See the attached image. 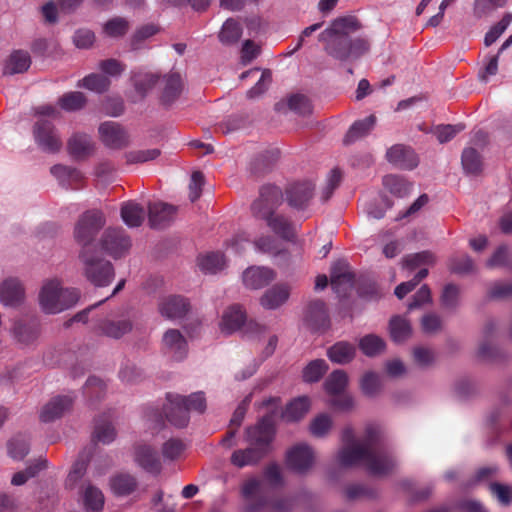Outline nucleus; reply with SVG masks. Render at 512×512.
<instances>
[{
  "mask_svg": "<svg viewBox=\"0 0 512 512\" xmlns=\"http://www.w3.org/2000/svg\"><path fill=\"white\" fill-rule=\"evenodd\" d=\"M332 427V418L328 414L316 416L310 423V432L315 437H323Z\"/></svg>",
  "mask_w": 512,
  "mask_h": 512,
  "instance_id": "13d9d810",
  "label": "nucleus"
},
{
  "mask_svg": "<svg viewBox=\"0 0 512 512\" xmlns=\"http://www.w3.org/2000/svg\"><path fill=\"white\" fill-rule=\"evenodd\" d=\"M461 163L466 174L475 175L482 169V161L479 153L471 147L465 148L462 152Z\"/></svg>",
  "mask_w": 512,
  "mask_h": 512,
  "instance_id": "49530a36",
  "label": "nucleus"
},
{
  "mask_svg": "<svg viewBox=\"0 0 512 512\" xmlns=\"http://www.w3.org/2000/svg\"><path fill=\"white\" fill-rule=\"evenodd\" d=\"M31 65V57L27 51L15 50L7 58L4 64V74L14 75L23 73Z\"/></svg>",
  "mask_w": 512,
  "mask_h": 512,
  "instance_id": "c756f323",
  "label": "nucleus"
},
{
  "mask_svg": "<svg viewBox=\"0 0 512 512\" xmlns=\"http://www.w3.org/2000/svg\"><path fill=\"white\" fill-rule=\"evenodd\" d=\"M242 35L241 25L233 18H228L219 31L218 38L223 45H232L239 41Z\"/></svg>",
  "mask_w": 512,
  "mask_h": 512,
  "instance_id": "ea45409f",
  "label": "nucleus"
},
{
  "mask_svg": "<svg viewBox=\"0 0 512 512\" xmlns=\"http://www.w3.org/2000/svg\"><path fill=\"white\" fill-rule=\"evenodd\" d=\"M80 259L86 278L95 286H107L113 280L114 269L109 261L87 250L81 251Z\"/></svg>",
  "mask_w": 512,
  "mask_h": 512,
  "instance_id": "6e6552de",
  "label": "nucleus"
},
{
  "mask_svg": "<svg viewBox=\"0 0 512 512\" xmlns=\"http://www.w3.org/2000/svg\"><path fill=\"white\" fill-rule=\"evenodd\" d=\"M359 386L363 395L374 398L382 391V377L375 371H367L360 378Z\"/></svg>",
  "mask_w": 512,
  "mask_h": 512,
  "instance_id": "f704fd0d",
  "label": "nucleus"
},
{
  "mask_svg": "<svg viewBox=\"0 0 512 512\" xmlns=\"http://www.w3.org/2000/svg\"><path fill=\"white\" fill-rule=\"evenodd\" d=\"M388 161L400 169L411 170L418 165L415 152L403 145H394L386 153Z\"/></svg>",
  "mask_w": 512,
  "mask_h": 512,
  "instance_id": "6ab92c4d",
  "label": "nucleus"
},
{
  "mask_svg": "<svg viewBox=\"0 0 512 512\" xmlns=\"http://www.w3.org/2000/svg\"><path fill=\"white\" fill-rule=\"evenodd\" d=\"M315 463V452L306 443H298L287 450L285 456L286 467L294 473L304 475L308 473Z\"/></svg>",
  "mask_w": 512,
  "mask_h": 512,
  "instance_id": "9b49d317",
  "label": "nucleus"
},
{
  "mask_svg": "<svg viewBox=\"0 0 512 512\" xmlns=\"http://www.w3.org/2000/svg\"><path fill=\"white\" fill-rule=\"evenodd\" d=\"M133 324L128 316L107 317L97 325V331L104 336L119 339L132 330Z\"/></svg>",
  "mask_w": 512,
  "mask_h": 512,
  "instance_id": "dca6fc26",
  "label": "nucleus"
},
{
  "mask_svg": "<svg viewBox=\"0 0 512 512\" xmlns=\"http://www.w3.org/2000/svg\"><path fill=\"white\" fill-rule=\"evenodd\" d=\"M290 296V288L285 284H277L264 292L260 304L267 310H275L284 305Z\"/></svg>",
  "mask_w": 512,
  "mask_h": 512,
  "instance_id": "b1692460",
  "label": "nucleus"
},
{
  "mask_svg": "<svg viewBox=\"0 0 512 512\" xmlns=\"http://www.w3.org/2000/svg\"><path fill=\"white\" fill-rule=\"evenodd\" d=\"M355 355L356 347L346 341L337 342L327 350L328 358L332 362L341 365L351 362Z\"/></svg>",
  "mask_w": 512,
  "mask_h": 512,
  "instance_id": "7c9ffc66",
  "label": "nucleus"
},
{
  "mask_svg": "<svg viewBox=\"0 0 512 512\" xmlns=\"http://www.w3.org/2000/svg\"><path fill=\"white\" fill-rule=\"evenodd\" d=\"M128 29L129 21L123 17H114L108 20L103 26L105 35L111 38H120L124 36Z\"/></svg>",
  "mask_w": 512,
  "mask_h": 512,
  "instance_id": "09e8293b",
  "label": "nucleus"
},
{
  "mask_svg": "<svg viewBox=\"0 0 512 512\" xmlns=\"http://www.w3.org/2000/svg\"><path fill=\"white\" fill-rule=\"evenodd\" d=\"M277 199L280 190L277 187L265 188L261 191V197L253 203L252 209L255 215L266 221L271 230L284 239H290L294 235L293 225L282 215L275 214L268 207V196Z\"/></svg>",
  "mask_w": 512,
  "mask_h": 512,
  "instance_id": "423d86ee",
  "label": "nucleus"
},
{
  "mask_svg": "<svg viewBox=\"0 0 512 512\" xmlns=\"http://www.w3.org/2000/svg\"><path fill=\"white\" fill-rule=\"evenodd\" d=\"M189 310V303L181 296L163 297L159 302L161 315L170 320L183 318Z\"/></svg>",
  "mask_w": 512,
  "mask_h": 512,
  "instance_id": "aec40b11",
  "label": "nucleus"
},
{
  "mask_svg": "<svg viewBox=\"0 0 512 512\" xmlns=\"http://www.w3.org/2000/svg\"><path fill=\"white\" fill-rule=\"evenodd\" d=\"M310 408V400L306 396L292 400L283 412L282 417L287 422H294L301 419Z\"/></svg>",
  "mask_w": 512,
  "mask_h": 512,
  "instance_id": "58836bf2",
  "label": "nucleus"
},
{
  "mask_svg": "<svg viewBox=\"0 0 512 512\" xmlns=\"http://www.w3.org/2000/svg\"><path fill=\"white\" fill-rule=\"evenodd\" d=\"M249 243L250 240L248 234L246 232H239L226 244V252L233 255H241Z\"/></svg>",
  "mask_w": 512,
  "mask_h": 512,
  "instance_id": "680f3d73",
  "label": "nucleus"
},
{
  "mask_svg": "<svg viewBox=\"0 0 512 512\" xmlns=\"http://www.w3.org/2000/svg\"><path fill=\"white\" fill-rule=\"evenodd\" d=\"M72 402L73 399L70 396H58L51 399L41 410V421L52 422L61 417L71 407Z\"/></svg>",
  "mask_w": 512,
  "mask_h": 512,
  "instance_id": "393cba45",
  "label": "nucleus"
},
{
  "mask_svg": "<svg viewBox=\"0 0 512 512\" xmlns=\"http://www.w3.org/2000/svg\"><path fill=\"white\" fill-rule=\"evenodd\" d=\"M67 150L73 158L82 160L93 153L94 142L88 134L76 132L69 137Z\"/></svg>",
  "mask_w": 512,
  "mask_h": 512,
  "instance_id": "412c9836",
  "label": "nucleus"
},
{
  "mask_svg": "<svg viewBox=\"0 0 512 512\" xmlns=\"http://www.w3.org/2000/svg\"><path fill=\"white\" fill-rule=\"evenodd\" d=\"M295 505V499L291 496H279L273 499L267 498L266 507L262 510L268 512H291Z\"/></svg>",
  "mask_w": 512,
  "mask_h": 512,
  "instance_id": "6e6d98bb",
  "label": "nucleus"
},
{
  "mask_svg": "<svg viewBox=\"0 0 512 512\" xmlns=\"http://www.w3.org/2000/svg\"><path fill=\"white\" fill-rule=\"evenodd\" d=\"M82 502L87 512H100L104 506V495L99 488L89 484L83 490Z\"/></svg>",
  "mask_w": 512,
  "mask_h": 512,
  "instance_id": "4c0bfd02",
  "label": "nucleus"
},
{
  "mask_svg": "<svg viewBox=\"0 0 512 512\" xmlns=\"http://www.w3.org/2000/svg\"><path fill=\"white\" fill-rule=\"evenodd\" d=\"M272 81V74L269 70H263L257 83L247 92V97L254 99L262 95Z\"/></svg>",
  "mask_w": 512,
  "mask_h": 512,
  "instance_id": "0e129e2a",
  "label": "nucleus"
},
{
  "mask_svg": "<svg viewBox=\"0 0 512 512\" xmlns=\"http://www.w3.org/2000/svg\"><path fill=\"white\" fill-rule=\"evenodd\" d=\"M342 447L335 456L339 467L363 466L373 476H385L398 466L397 457L380 447L382 429L378 424H367L364 435L356 439L351 427L342 431Z\"/></svg>",
  "mask_w": 512,
  "mask_h": 512,
  "instance_id": "f257e3e1",
  "label": "nucleus"
},
{
  "mask_svg": "<svg viewBox=\"0 0 512 512\" xmlns=\"http://www.w3.org/2000/svg\"><path fill=\"white\" fill-rule=\"evenodd\" d=\"M512 21V14H506L496 25L486 33L484 43L486 46L492 45L508 28Z\"/></svg>",
  "mask_w": 512,
  "mask_h": 512,
  "instance_id": "bf43d9fd",
  "label": "nucleus"
},
{
  "mask_svg": "<svg viewBox=\"0 0 512 512\" xmlns=\"http://www.w3.org/2000/svg\"><path fill=\"white\" fill-rule=\"evenodd\" d=\"M459 302V289L453 284H448L444 287L441 296V303L447 309H453Z\"/></svg>",
  "mask_w": 512,
  "mask_h": 512,
  "instance_id": "69168bd1",
  "label": "nucleus"
},
{
  "mask_svg": "<svg viewBox=\"0 0 512 512\" xmlns=\"http://www.w3.org/2000/svg\"><path fill=\"white\" fill-rule=\"evenodd\" d=\"M47 467V460L39 459L35 464L29 465L24 471L15 473L11 479L14 486L25 484L30 478L34 477L39 471Z\"/></svg>",
  "mask_w": 512,
  "mask_h": 512,
  "instance_id": "3c124183",
  "label": "nucleus"
},
{
  "mask_svg": "<svg viewBox=\"0 0 512 512\" xmlns=\"http://www.w3.org/2000/svg\"><path fill=\"white\" fill-rule=\"evenodd\" d=\"M434 262V256L428 251H423L406 256L403 259V268L414 270L424 265H431Z\"/></svg>",
  "mask_w": 512,
  "mask_h": 512,
  "instance_id": "5fc2aeb1",
  "label": "nucleus"
},
{
  "mask_svg": "<svg viewBox=\"0 0 512 512\" xmlns=\"http://www.w3.org/2000/svg\"><path fill=\"white\" fill-rule=\"evenodd\" d=\"M134 459L147 472L158 473L161 469L160 459L156 451L148 445L137 446Z\"/></svg>",
  "mask_w": 512,
  "mask_h": 512,
  "instance_id": "bb28decb",
  "label": "nucleus"
},
{
  "mask_svg": "<svg viewBox=\"0 0 512 512\" xmlns=\"http://www.w3.org/2000/svg\"><path fill=\"white\" fill-rule=\"evenodd\" d=\"M25 300L23 283L17 277H7L0 283V303L5 307H18Z\"/></svg>",
  "mask_w": 512,
  "mask_h": 512,
  "instance_id": "ddd939ff",
  "label": "nucleus"
},
{
  "mask_svg": "<svg viewBox=\"0 0 512 512\" xmlns=\"http://www.w3.org/2000/svg\"><path fill=\"white\" fill-rule=\"evenodd\" d=\"M389 333L391 339L396 343L406 341L412 335L410 321L404 316L396 315L392 317L389 322Z\"/></svg>",
  "mask_w": 512,
  "mask_h": 512,
  "instance_id": "473e14b6",
  "label": "nucleus"
},
{
  "mask_svg": "<svg viewBox=\"0 0 512 512\" xmlns=\"http://www.w3.org/2000/svg\"><path fill=\"white\" fill-rule=\"evenodd\" d=\"M185 449V445L177 439H170L164 443L162 448L163 457L167 460L178 458Z\"/></svg>",
  "mask_w": 512,
  "mask_h": 512,
  "instance_id": "774afa93",
  "label": "nucleus"
},
{
  "mask_svg": "<svg viewBox=\"0 0 512 512\" xmlns=\"http://www.w3.org/2000/svg\"><path fill=\"white\" fill-rule=\"evenodd\" d=\"M32 136L36 146L44 153L55 154L63 147L61 134L49 119H36L32 126Z\"/></svg>",
  "mask_w": 512,
  "mask_h": 512,
  "instance_id": "0eeeda50",
  "label": "nucleus"
},
{
  "mask_svg": "<svg viewBox=\"0 0 512 512\" xmlns=\"http://www.w3.org/2000/svg\"><path fill=\"white\" fill-rule=\"evenodd\" d=\"M261 407H270L260 421L246 431V440L251 447L239 449L232 453L231 463L243 468L258 463L269 451L275 435L274 415L279 408V398L269 397L261 402Z\"/></svg>",
  "mask_w": 512,
  "mask_h": 512,
  "instance_id": "f03ea898",
  "label": "nucleus"
},
{
  "mask_svg": "<svg viewBox=\"0 0 512 512\" xmlns=\"http://www.w3.org/2000/svg\"><path fill=\"white\" fill-rule=\"evenodd\" d=\"M243 283L250 289H259L274 279V272L266 267H249L243 272Z\"/></svg>",
  "mask_w": 512,
  "mask_h": 512,
  "instance_id": "a878e982",
  "label": "nucleus"
},
{
  "mask_svg": "<svg viewBox=\"0 0 512 512\" xmlns=\"http://www.w3.org/2000/svg\"><path fill=\"white\" fill-rule=\"evenodd\" d=\"M110 85V80L108 77L92 73L86 77H84L81 82L79 83V86H82L90 91L96 92V93H102L105 90L108 89Z\"/></svg>",
  "mask_w": 512,
  "mask_h": 512,
  "instance_id": "603ef678",
  "label": "nucleus"
},
{
  "mask_svg": "<svg viewBox=\"0 0 512 512\" xmlns=\"http://www.w3.org/2000/svg\"><path fill=\"white\" fill-rule=\"evenodd\" d=\"M245 321L243 309L239 305H232L223 312L219 327L223 334L230 335L238 331Z\"/></svg>",
  "mask_w": 512,
  "mask_h": 512,
  "instance_id": "5701e85b",
  "label": "nucleus"
},
{
  "mask_svg": "<svg viewBox=\"0 0 512 512\" xmlns=\"http://www.w3.org/2000/svg\"><path fill=\"white\" fill-rule=\"evenodd\" d=\"M314 185L307 181L296 183L287 190V200L295 208L304 207L313 195Z\"/></svg>",
  "mask_w": 512,
  "mask_h": 512,
  "instance_id": "c85d7f7f",
  "label": "nucleus"
},
{
  "mask_svg": "<svg viewBox=\"0 0 512 512\" xmlns=\"http://www.w3.org/2000/svg\"><path fill=\"white\" fill-rule=\"evenodd\" d=\"M110 486L116 495L125 496L136 489L137 481L134 476L121 473L111 479Z\"/></svg>",
  "mask_w": 512,
  "mask_h": 512,
  "instance_id": "a19ab883",
  "label": "nucleus"
},
{
  "mask_svg": "<svg viewBox=\"0 0 512 512\" xmlns=\"http://www.w3.org/2000/svg\"><path fill=\"white\" fill-rule=\"evenodd\" d=\"M348 381L349 378L345 371L335 370L324 382L325 391L334 396L331 405L343 411L350 410L354 406L353 397L349 394H342L348 385Z\"/></svg>",
  "mask_w": 512,
  "mask_h": 512,
  "instance_id": "9d476101",
  "label": "nucleus"
},
{
  "mask_svg": "<svg viewBox=\"0 0 512 512\" xmlns=\"http://www.w3.org/2000/svg\"><path fill=\"white\" fill-rule=\"evenodd\" d=\"M284 484L281 467L277 463L268 464L262 472V478L251 477L242 485L241 491L246 510L261 512L266 507L269 491L280 488Z\"/></svg>",
  "mask_w": 512,
  "mask_h": 512,
  "instance_id": "20e7f679",
  "label": "nucleus"
},
{
  "mask_svg": "<svg viewBox=\"0 0 512 512\" xmlns=\"http://www.w3.org/2000/svg\"><path fill=\"white\" fill-rule=\"evenodd\" d=\"M86 102L83 93L74 91L64 94L58 100L59 106L65 111H76L81 109Z\"/></svg>",
  "mask_w": 512,
  "mask_h": 512,
  "instance_id": "864d4df0",
  "label": "nucleus"
},
{
  "mask_svg": "<svg viewBox=\"0 0 512 512\" xmlns=\"http://www.w3.org/2000/svg\"><path fill=\"white\" fill-rule=\"evenodd\" d=\"M105 223L103 213L99 210L85 212L77 222L74 230L76 241L82 246V250L92 252V243Z\"/></svg>",
  "mask_w": 512,
  "mask_h": 512,
  "instance_id": "1a4fd4ad",
  "label": "nucleus"
},
{
  "mask_svg": "<svg viewBox=\"0 0 512 512\" xmlns=\"http://www.w3.org/2000/svg\"><path fill=\"white\" fill-rule=\"evenodd\" d=\"M172 401L176 408H180L181 415L175 420L180 427H185L190 419V411L202 413L206 409V398L203 392H195L189 396L175 394Z\"/></svg>",
  "mask_w": 512,
  "mask_h": 512,
  "instance_id": "f8f14e48",
  "label": "nucleus"
},
{
  "mask_svg": "<svg viewBox=\"0 0 512 512\" xmlns=\"http://www.w3.org/2000/svg\"><path fill=\"white\" fill-rule=\"evenodd\" d=\"M328 365L323 359L311 361L303 370V380L308 383L317 382L327 371Z\"/></svg>",
  "mask_w": 512,
  "mask_h": 512,
  "instance_id": "8fccbe9b",
  "label": "nucleus"
},
{
  "mask_svg": "<svg viewBox=\"0 0 512 512\" xmlns=\"http://www.w3.org/2000/svg\"><path fill=\"white\" fill-rule=\"evenodd\" d=\"M8 454L14 460H22L29 452V440L25 435H16L7 444Z\"/></svg>",
  "mask_w": 512,
  "mask_h": 512,
  "instance_id": "de8ad7c7",
  "label": "nucleus"
},
{
  "mask_svg": "<svg viewBox=\"0 0 512 512\" xmlns=\"http://www.w3.org/2000/svg\"><path fill=\"white\" fill-rule=\"evenodd\" d=\"M121 217L127 226L138 227L144 219V210L135 202H126L121 208Z\"/></svg>",
  "mask_w": 512,
  "mask_h": 512,
  "instance_id": "79ce46f5",
  "label": "nucleus"
},
{
  "mask_svg": "<svg viewBox=\"0 0 512 512\" xmlns=\"http://www.w3.org/2000/svg\"><path fill=\"white\" fill-rule=\"evenodd\" d=\"M13 338L21 345L33 343L38 337V328L34 323L15 321L11 329Z\"/></svg>",
  "mask_w": 512,
  "mask_h": 512,
  "instance_id": "2f4dec72",
  "label": "nucleus"
},
{
  "mask_svg": "<svg viewBox=\"0 0 512 512\" xmlns=\"http://www.w3.org/2000/svg\"><path fill=\"white\" fill-rule=\"evenodd\" d=\"M184 89V83L181 75L171 72L162 77L161 80V101L165 105L174 103Z\"/></svg>",
  "mask_w": 512,
  "mask_h": 512,
  "instance_id": "a211bd4d",
  "label": "nucleus"
},
{
  "mask_svg": "<svg viewBox=\"0 0 512 512\" xmlns=\"http://www.w3.org/2000/svg\"><path fill=\"white\" fill-rule=\"evenodd\" d=\"M288 107L299 115H307L311 112L309 99L302 94H294L288 98Z\"/></svg>",
  "mask_w": 512,
  "mask_h": 512,
  "instance_id": "e2e57ef3",
  "label": "nucleus"
},
{
  "mask_svg": "<svg viewBox=\"0 0 512 512\" xmlns=\"http://www.w3.org/2000/svg\"><path fill=\"white\" fill-rule=\"evenodd\" d=\"M464 130V125H438L434 128L433 134L440 143H446L453 139L458 133Z\"/></svg>",
  "mask_w": 512,
  "mask_h": 512,
  "instance_id": "052dcab7",
  "label": "nucleus"
},
{
  "mask_svg": "<svg viewBox=\"0 0 512 512\" xmlns=\"http://www.w3.org/2000/svg\"><path fill=\"white\" fill-rule=\"evenodd\" d=\"M375 495L376 492L373 488L361 483L350 484L345 488V496L349 500L372 498Z\"/></svg>",
  "mask_w": 512,
  "mask_h": 512,
  "instance_id": "4d7b16f0",
  "label": "nucleus"
},
{
  "mask_svg": "<svg viewBox=\"0 0 512 512\" xmlns=\"http://www.w3.org/2000/svg\"><path fill=\"white\" fill-rule=\"evenodd\" d=\"M78 300L79 292L64 287L57 278L45 280L38 295L39 306L45 314H59L72 308Z\"/></svg>",
  "mask_w": 512,
  "mask_h": 512,
  "instance_id": "39448f33",
  "label": "nucleus"
},
{
  "mask_svg": "<svg viewBox=\"0 0 512 512\" xmlns=\"http://www.w3.org/2000/svg\"><path fill=\"white\" fill-rule=\"evenodd\" d=\"M358 27L359 24L354 17L337 18L319 34V41L324 43L325 51L338 60L358 58L369 49L366 39L350 37Z\"/></svg>",
  "mask_w": 512,
  "mask_h": 512,
  "instance_id": "7ed1b4c3",
  "label": "nucleus"
},
{
  "mask_svg": "<svg viewBox=\"0 0 512 512\" xmlns=\"http://www.w3.org/2000/svg\"><path fill=\"white\" fill-rule=\"evenodd\" d=\"M132 81L135 90L143 97L156 85L159 81V76L151 72L139 71L133 73Z\"/></svg>",
  "mask_w": 512,
  "mask_h": 512,
  "instance_id": "a18cd8bd",
  "label": "nucleus"
},
{
  "mask_svg": "<svg viewBox=\"0 0 512 512\" xmlns=\"http://www.w3.org/2000/svg\"><path fill=\"white\" fill-rule=\"evenodd\" d=\"M375 124L376 117L374 115L356 121L346 133L344 142L349 144L364 137L374 128Z\"/></svg>",
  "mask_w": 512,
  "mask_h": 512,
  "instance_id": "e433bc0d",
  "label": "nucleus"
},
{
  "mask_svg": "<svg viewBox=\"0 0 512 512\" xmlns=\"http://www.w3.org/2000/svg\"><path fill=\"white\" fill-rule=\"evenodd\" d=\"M197 265L205 274H216L225 268L226 260L219 252H209L198 257Z\"/></svg>",
  "mask_w": 512,
  "mask_h": 512,
  "instance_id": "72a5a7b5",
  "label": "nucleus"
},
{
  "mask_svg": "<svg viewBox=\"0 0 512 512\" xmlns=\"http://www.w3.org/2000/svg\"><path fill=\"white\" fill-rule=\"evenodd\" d=\"M175 208L169 204L156 202L149 206V221L152 227L162 228L169 224L175 215Z\"/></svg>",
  "mask_w": 512,
  "mask_h": 512,
  "instance_id": "cd10ccee",
  "label": "nucleus"
},
{
  "mask_svg": "<svg viewBox=\"0 0 512 512\" xmlns=\"http://www.w3.org/2000/svg\"><path fill=\"white\" fill-rule=\"evenodd\" d=\"M98 131L101 141L110 148H120L127 142L126 132L117 122H104L99 126Z\"/></svg>",
  "mask_w": 512,
  "mask_h": 512,
  "instance_id": "4be33fe9",
  "label": "nucleus"
},
{
  "mask_svg": "<svg viewBox=\"0 0 512 512\" xmlns=\"http://www.w3.org/2000/svg\"><path fill=\"white\" fill-rule=\"evenodd\" d=\"M491 493L502 505H509L512 502V487L500 483L490 484Z\"/></svg>",
  "mask_w": 512,
  "mask_h": 512,
  "instance_id": "338daca9",
  "label": "nucleus"
},
{
  "mask_svg": "<svg viewBox=\"0 0 512 512\" xmlns=\"http://www.w3.org/2000/svg\"><path fill=\"white\" fill-rule=\"evenodd\" d=\"M51 174L65 187H73L74 184L82 179V174L79 170L62 164L52 166Z\"/></svg>",
  "mask_w": 512,
  "mask_h": 512,
  "instance_id": "c9c22d12",
  "label": "nucleus"
},
{
  "mask_svg": "<svg viewBox=\"0 0 512 512\" xmlns=\"http://www.w3.org/2000/svg\"><path fill=\"white\" fill-rule=\"evenodd\" d=\"M331 286L339 297H345L353 289V274L344 260L335 262L331 268Z\"/></svg>",
  "mask_w": 512,
  "mask_h": 512,
  "instance_id": "4468645a",
  "label": "nucleus"
},
{
  "mask_svg": "<svg viewBox=\"0 0 512 512\" xmlns=\"http://www.w3.org/2000/svg\"><path fill=\"white\" fill-rule=\"evenodd\" d=\"M101 245L105 251L117 258L129 250L131 241L123 229L109 228L103 235Z\"/></svg>",
  "mask_w": 512,
  "mask_h": 512,
  "instance_id": "2eb2a0df",
  "label": "nucleus"
},
{
  "mask_svg": "<svg viewBox=\"0 0 512 512\" xmlns=\"http://www.w3.org/2000/svg\"><path fill=\"white\" fill-rule=\"evenodd\" d=\"M385 341L378 335L368 334L360 338L359 348L368 357H374L384 351Z\"/></svg>",
  "mask_w": 512,
  "mask_h": 512,
  "instance_id": "37998d69",
  "label": "nucleus"
},
{
  "mask_svg": "<svg viewBox=\"0 0 512 512\" xmlns=\"http://www.w3.org/2000/svg\"><path fill=\"white\" fill-rule=\"evenodd\" d=\"M165 353L175 361H182L188 353L185 337L176 329H170L163 335Z\"/></svg>",
  "mask_w": 512,
  "mask_h": 512,
  "instance_id": "f3484780",
  "label": "nucleus"
},
{
  "mask_svg": "<svg viewBox=\"0 0 512 512\" xmlns=\"http://www.w3.org/2000/svg\"><path fill=\"white\" fill-rule=\"evenodd\" d=\"M385 188L393 195L403 198L407 196L412 189V185L404 178L396 175H387L383 178Z\"/></svg>",
  "mask_w": 512,
  "mask_h": 512,
  "instance_id": "c03bdc74",
  "label": "nucleus"
}]
</instances>
